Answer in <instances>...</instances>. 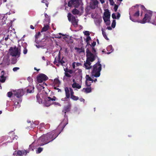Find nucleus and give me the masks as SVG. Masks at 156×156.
I'll return each instance as SVG.
<instances>
[{
  "label": "nucleus",
  "instance_id": "35",
  "mask_svg": "<svg viewBox=\"0 0 156 156\" xmlns=\"http://www.w3.org/2000/svg\"><path fill=\"white\" fill-rule=\"evenodd\" d=\"M43 148L39 147L38 148L37 150L36 151V153H40L43 150Z\"/></svg>",
  "mask_w": 156,
  "mask_h": 156
},
{
  "label": "nucleus",
  "instance_id": "27",
  "mask_svg": "<svg viewBox=\"0 0 156 156\" xmlns=\"http://www.w3.org/2000/svg\"><path fill=\"white\" fill-rule=\"evenodd\" d=\"M101 30L102 31V34L103 35L104 37L107 40H108V38L106 35V33L105 32L104 30L102 28L101 29Z\"/></svg>",
  "mask_w": 156,
  "mask_h": 156
},
{
  "label": "nucleus",
  "instance_id": "58",
  "mask_svg": "<svg viewBox=\"0 0 156 156\" xmlns=\"http://www.w3.org/2000/svg\"><path fill=\"white\" fill-rule=\"evenodd\" d=\"M141 8L144 11L146 10V9L144 5H141Z\"/></svg>",
  "mask_w": 156,
  "mask_h": 156
},
{
  "label": "nucleus",
  "instance_id": "60",
  "mask_svg": "<svg viewBox=\"0 0 156 156\" xmlns=\"http://www.w3.org/2000/svg\"><path fill=\"white\" fill-rule=\"evenodd\" d=\"M106 25H109L110 24V20L106 22H105Z\"/></svg>",
  "mask_w": 156,
  "mask_h": 156
},
{
  "label": "nucleus",
  "instance_id": "4",
  "mask_svg": "<svg viewBox=\"0 0 156 156\" xmlns=\"http://www.w3.org/2000/svg\"><path fill=\"white\" fill-rule=\"evenodd\" d=\"M153 12L150 10H147L142 20L140 21V22L142 24H144L146 23H149L151 20Z\"/></svg>",
  "mask_w": 156,
  "mask_h": 156
},
{
  "label": "nucleus",
  "instance_id": "38",
  "mask_svg": "<svg viewBox=\"0 0 156 156\" xmlns=\"http://www.w3.org/2000/svg\"><path fill=\"white\" fill-rule=\"evenodd\" d=\"M134 16H135L138 17L139 15V11L138 10L135 12V13L133 15Z\"/></svg>",
  "mask_w": 156,
  "mask_h": 156
},
{
  "label": "nucleus",
  "instance_id": "18",
  "mask_svg": "<svg viewBox=\"0 0 156 156\" xmlns=\"http://www.w3.org/2000/svg\"><path fill=\"white\" fill-rule=\"evenodd\" d=\"M66 96L67 98H69L70 97L69 88L68 87H66L65 88Z\"/></svg>",
  "mask_w": 156,
  "mask_h": 156
},
{
  "label": "nucleus",
  "instance_id": "1",
  "mask_svg": "<svg viewBox=\"0 0 156 156\" xmlns=\"http://www.w3.org/2000/svg\"><path fill=\"white\" fill-rule=\"evenodd\" d=\"M67 124V119H64L56 130L44 134L40 137L37 141L38 145L43 146L52 141L58 136Z\"/></svg>",
  "mask_w": 156,
  "mask_h": 156
},
{
  "label": "nucleus",
  "instance_id": "53",
  "mask_svg": "<svg viewBox=\"0 0 156 156\" xmlns=\"http://www.w3.org/2000/svg\"><path fill=\"white\" fill-rule=\"evenodd\" d=\"M109 1L111 5H113L114 4V2L113 0H109Z\"/></svg>",
  "mask_w": 156,
  "mask_h": 156
},
{
  "label": "nucleus",
  "instance_id": "46",
  "mask_svg": "<svg viewBox=\"0 0 156 156\" xmlns=\"http://www.w3.org/2000/svg\"><path fill=\"white\" fill-rule=\"evenodd\" d=\"M118 8V6L116 4H115L114 7V9L115 12L117 11Z\"/></svg>",
  "mask_w": 156,
  "mask_h": 156
},
{
  "label": "nucleus",
  "instance_id": "3",
  "mask_svg": "<svg viewBox=\"0 0 156 156\" xmlns=\"http://www.w3.org/2000/svg\"><path fill=\"white\" fill-rule=\"evenodd\" d=\"M19 46L20 48V46ZM9 52L10 55L12 57H16L18 58L20 57V50H19L18 48H17L16 46L14 48L12 47H10L9 49Z\"/></svg>",
  "mask_w": 156,
  "mask_h": 156
},
{
  "label": "nucleus",
  "instance_id": "22",
  "mask_svg": "<svg viewBox=\"0 0 156 156\" xmlns=\"http://www.w3.org/2000/svg\"><path fill=\"white\" fill-rule=\"evenodd\" d=\"M74 49L77 52L80 53L84 52V49H83L82 47L81 48L75 47Z\"/></svg>",
  "mask_w": 156,
  "mask_h": 156
},
{
  "label": "nucleus",
  "instance_id": "55",
  "mask_svg": "<svg viewBox=\"0 0 156 156\" xmlns=\"http://www.w3.org/2000/svg\"><path fill=\"white\" fill-rule=\"evenodd\" d=\"M58 34L59 35H62V36L64 37H63V38L65 39L67 38L66 37V35L64 34H62L61 33H59Z\"/></svg>",
  "mask_w": 156,
  "mask_h": 156
},
{
  "label": "nucleus",
  "instance_id": "7",
  "mask_svg": "<svg viewBox=\"0 0 156 156\" xmlns=\"http://www.w3.org/2000/svg\"><path fill=\"white\" fill-rule=\"evenodd\" d=\"M10 60L9 56L8 55H5L2 59V62L1 63V65L3 67L8 66L10 64Z\"/></svg>",
  "mask_w": 156,
  "mask_h": 156
},
{
  "label": "nucleus",
  "instance_id": "9",
  "mask_svg": "<svg viewBox=\"0 0 156 156\" xmlns=\"http://www.w3.org/2000/svg\"><path fill=\"white\" fill-rule=\"evenodd\" d=\"M80 5L78 0H70L68 3V6L71 7L73 5L75 8L78 7Z\"/></svg>",
  "mask_w": 156,
  "mask_h": 156
},
{
  "label": "nucleus",
  "instance_id": "63",
  "mask_svg": "<svg viewBox=\"0 0 156 156\" xmlns=\"http://www.w3.org/2000/svg\"><path fill=\"white\" fill-rule=\"evenodd\" d=\"M80 100L81 102H84L85 100L83 98H80Z\"/></svg>",
  "mask_w": 156,
  "mask_h": 156
},
{
  "label": "nucleus",
  "instance_id": "48",
  "mask_svg": "<svg viewBox=\"0 0 156 156\" xmlns=\"http://www.w3.org/2000/svg\"><path fill=\"white\" fill-rule=\"evenodd\" d=\"M27 80L30 82H31L33 81V79L30 76L28 77Z\"/></svg>",
  "mask_w": 156,
  "mask_h": 156
},
{
  "label": "nucleus",
  "instance_id": "43",
  "mask_svg": "<svg viewBox=\"0 0 156 156\" xmlns=\"http://www.w3.org/2000/svg\"><path fill=\"white\" fill-rule=\"evenodd\" d=\"M103 18L105 22H106L110 20L109 19H108L106 17H104L103 16Z\"/></svg>",
  "mask_w": 156,
  "mask_h": 156
},
{
  "label": "nucleus",
  "instance_id": "36",
  "mask_svg": "<svg viewBox=\"0 0 156 156\" xmlns=\"http://www.w3.org/2000/svg\"><path fill=\"white\" fill-rule=\"evenodd\" d=\"M54 82L56 84H59L60 82L59 80L57 78H56L54 80Z\"/></svg>",
  "mask_w": 156,
  "mask_h": 156
},
{
  "label": "nucleus",
  "instance_id": "28",
  "mask_svg": "<svg viewBox=\"0 0 156 156\" xmlns=\"http://www.w3.org/2000/svg\"><path fill=\"white\" fill-rule=\"evenodd\" d=\"M90 40H91V38L89 36H87V37L86 40V42L87 43V45L91 46V44H90L89 42V41Z\"/></svg>",
  "mask_w": 156,
  "mask_h": 156
},
{
  "label": "nucleus",
  "instance_id": "64",
  "mask_svg": "<svg viewBox=\"0 0 156 156\" xmlns=\"http://www.w3.org/2000/svg\"><path fill=\"white\" fill-rule=\"evenodd\" d=\"M76 65L77 66H80L81 65V64L80 63L77 62L76 63Z\"/></svg>",
  "mask_w": 156,
  "mask_h": 156
},
{
  "label": "nucleus",
  "instance_id": "19",
  "mask_svg": "<svg viewBox=\"0 0 156 156\" xmlns=\"http://www.w3.org/2000/svg\"><path fill=\"white\" fill-rule=\"evenodd\" d=\"M22 45L24 48L23 53L25 55L27 52V50L26 48V47L27 45V43L24 42L23 43Z\"/></svg>",
  "mask_w": 156,
  "mask_h": 156
},
{
  "label": "nucleus",
  "instance_id": "50",
  "mask_svg": "<svg viewBox=\"0 0 156 156\" xmlns=\"http://www.w3.org/2000/svg\"><path fill=\"white\" fill-rule=\"evenodd\" d=\"M112 17L113 19H116V16L114 13L112 14Z\"/></svg>",
  "mask_w": 156,
  "mask_h": 156
},
{
  "label": "nucleus",
  "instance_id": "12",
  "mask_svg": "<svg viewBox=\"0 0 156 156\" xmlns=\"http://www.w3.org/2000/svg\"><path fill=\"white\" fill-rule=\"evenodd\" d=\"M56 98L55 96H53L52 98H51L49 97H48L47 98V99H46L45 101L44 104L46 106L48 107L49 106L51 105V101H55L56 100Z\"/></svg>",
  "mask_w": 156,
  "mask_h": 156
},
{
  "label": "nucleus",
  "instance_id": "21",
  "mask_svg": "<svg viewBox=\"0 0 156 156\" xmlns=\"http://www.w3.org/2000/svg\"><path fill=\"white\" fill-rule=\"evenodd\" d=\"M72 87L73 88H76L77 89H80L81 87L80 85L76 83H74L72 84Z\"/></svg>",
  "mask_w": 156,
  "mask_h": 156
},
{
  "label": "nucleus",
  "instance_id": "26",
  "mask_svg": "<svg viewBox=\"0 0 156 156\" xmlns=\"http://www.w3.org/2000/svg\"><path fill=\"white\" fill-rule=\"evenodd\" d=\"M72 12L74 15H78L79 13V11L77 9L75 8L72 10Z\"/></svg>",
  "mask_w": 156,
  "mask_h": 156
},
{
  "label": "nucleus",
  "instance_id": "42",
  "mask_svg": "<svg viewBox=\"0 0 156 156\" xmlns=\"http://www.w3.org/2000/svg\"><path fill=\"white\" fill-rule=\"evenodd\" d=\"M83 33L85 35L87 36H89L90 34L89 32L88 31H85V32H83Z\"/></svg>",
  "mask_w": 156,
  "mask_h": 156
},
{
  "label": "nucleus",
  "instance_id": "25",
  "mask_svg": "<svg viewBox=\"0 0 156 156\" xmlns=\"http://www.w3.org/2000/svg\"><path fill=\"white\" fill-rule=\"evenodd\" d=\"M48 28L49 26L48 25L44 26V27L41 29V32H42L46 31L48 30Z\"/></svg>",
  "mask_w": 156,
  "mask_h": 156
},
{
  "label": "nucleus",
  "instance_id": "34",
  "mask_svg": "<svg viewBox=\"0 0 156 156\" xmlns=\"http://www.w3.org/2000/svg\"><path fill=\"white\" fill-rule=\"evenodd\" d=\"M41 2L43 3H44L47 7H48L49 3L48 2V0H42Z\"/></svg>",
  "mask_w": 156,
  "mask_h": 156
},
{
  "label": "nucleus",
  "instance_id": "39",
  "mask_svg": "<svg viewBox=\"0 0 156 156\" xmlns=\"http://www.w3.org/2000/svg\"><path fill=\"white\" fill-rule=\"evenodd\" d=\"M13 94L12 92H9L7 93V96L9 98L12 97Z\"/></svg>",
  "mask_w": 156,
  "mask_h": 156
},
{
  "label": "nucleus",
  "instance_id": "45",
  "mask_svg": "<svg viewBox=\"0 0 156 156\" xmlns=\"http://www.w3.org/2000/svg\"><path fill=\"white\" fill-rule=\"evenodd\" d=\"M20 69V68L18 67H16L13 68L12 70L14 72H16L17 70H18Z\"/></svg>",
  "mask_w": 156,
  "mask_h": 156
},
{
  "label": "nucleus",
  "instance_id": "56",
  "mask_svg": "<svg viewBox=\"0 0 156 156\" xmlns=\"http://www.w3.org/2000/svg\"><path fill=\"white\" fill-rule=\"evenodd\" d=\"M55 37L56 38L60 39V38H61V36H60V35H59V34H57L56 35V37Z\"/></svg>",
  "mask_w": 156,
  "mask_h": 156
},
{
  "label": "nucleus",
  "instance_id": "17",
  "mask_svg": "<svg viewBox=\"0 0 156 156\" xmlns=\"http://www.w3.org/2000/svg\"><path fill=\"white\" fill-rule=\"evenodd\" d=\"M34 86H29L27 89V93H31L34 92Z\"/></svg>",
  "mask_w": 156,
  "mask_h": 156
},
{
  "label": "nucleus",
  "instance_id": "40",
  "mask_svg": "<svg viewBox=\"0 0 156 156\" xmlns=\"http://www.w3.org/2000/svg\"><path fill=\"white\" fill-rule=\"evenodd\" d=\"M65 76L68 78L71 77V75L68 72L65 73Z\"/></svg>",
  "mask_w": 156,
  "mask_h": 156
},
{
  "label": "nucleus",
  "instance_id": "61",
  "mask_svg": "<svg viewBox=\"0 0 156 156\" xmlns=\"http://www.w3.org/2000/svg\"><path fill=\"white\" fill-rule=\"evenodd\" d=\"M54 89H55V90H58V92H59V91H61V90L60 89H59L58 88H57L56 87H54Z\"/></svg>",
  "mask_w": 156,
  "mask_h": 156
},
{
  "label": "nucleus",
  "instance_id": "10",
  "mask_svg": "<svg viewBox=\"0 0 156 156\" xmlns=\"http://www.w3.org/2000/svg\"><path fill=\"white\" fill-rule=\"evenodd\" d=\"M71 105L69 101L68 105L66 106H65L62 111V113H64V117L65 118L64 119H67L68 121L67 116L66 115V113L67 112L70 111L71 108Z\"/></svg>",
  "mask_w": 156,
  "mask_h": 156
},
{
  "label": "nucleus",
  "instance_id": "32",
  "mask_svg": "<svg viewBox=\"0 0 156 156\" xmlns=\"http://www.w3.org/2000/svg\"><path fill=\"white\" fill-rule=\"evenodd\" d=\"M41 35V33L40 32H38L35 35V41H37V39L39 38V36Z\"/></svg>",
  "mask_w": 156,
  "mask_h": 156
},
{
  "label": "nucleus",
  "instance_id": "33",
  "mask_svg": "<svg viewBox=\"0 0 156 156\" xmlns=\"http://www.w3.org/2000/svg\"><path fill=\"white\" fill-rule=\"evenodd\" d=\"M36 98L37 99V101L40 103L42 101V100L41 99L40 95L39 94H37L36 96Z\"/></svg>",
  "mask_w": 156,
  "mask_h": 156
},
{
  "label": "nucleus",
  "instance_id": "49",
  "mask_svg": "<svg viewBox=\"0 0 156 156\" xmlns=\"http://www.w3.org/2000/svg\"><path fill=\"white\" fill-rule=\"evenodd\" d=\"M67 72L69 73L70 74H72L73 73V70L69 69Z\"/></svg>",
  "mask_w": 156,
  "mask_h": 156
},
{
  "label": "nucleus",
  "instance_id": "16",
  "mask_svg": "<svg viewBox=\"0 0 156 156\" xmlns=\"http://www.w3.org/2000/svg\"><path fill=\"white\" fill-rule=\"evenodd\" d=\"M15 153H17V155L19 156H23L24 155H26L27 152L25 150L20 151L18 150V151H15Z\"/></svg>",
  "mask_w": 156,
  "mask_h": 156
},
{
  "label": "nucleus",
  "instance_id": "30",
  "mask_svg": "<svg viewBox=\"0 0 156 156\" xmlns=\"http://www.w3.org/2000/svg\"><path fill=\"white\" fill-rule=\"evenodd\" d=\"M0 77V81L2 83L4 82L6 80V77L3 76H1Z\"/></svg>",
  "mask_w": 156,
  "mask_h": 156
},
{
  "label": "nucleus",
  "instance_id": "44",
  "mask_svg": "<svg viewBox=\"0 0 156 156\" xmlns=\"http://www.w3.org/2000/svg\"><path fill=\"white\" fill-rule=\"evenodd\" d=\"M60 53H59L58 55V57H57L56 58V60H57V61H58V62H59L60 61Z\"/></svg>",
  "mask_w": 156,
  "mask_h": 156
},
{
  "label": "nucleus",
  "instance_id": "59",
  "mask_svg": "<svg viewBox=\"0 0 156 156\" xmlns=\"http://www.w3.org/2000/svg\"><path fill=\"white\" fill-rule=\"evenodd\" d=\"M75 63H76L75 62H73L72 63V67H73V68L74 69H75Z\"/></svg>",
  "mask_w": 156,
  "mask_h": 156
},
{
  "label": "nucleus",
  "instance_id": "24",
  "mask_svg": "<svg viewBox=\"0 0 156 156\" xmlns=\"http://www.w3.org/2000/svg\"><path fill=\"white\" fill-rule=\"evenodd\" d=\"M86 82H87V81H91L92 83H93L94 81V80L89 76V75H87L86 76Z\"/></svg>",
  "mask_w": 156,
  "mask_h": 156
},
{
  "label": "nucleus",
  "instance_id": "15",
  "mask_svg": "<svg viewBox=\"0 0 156 156\" xmlns=\"http://www.w3.org/2000/svg\"><path fill=\"white\" fill-rule=\"evenodd\" d=\"M91 62L86 60V62L84 63V66L87 69H90L92 68L91 66Z\"/></svg>",
  "mask_w": 156,
  "mask_h": 156
},
{
  "label": "nucleus",
  "instance_id": "29",
  "mask_svg": "<svg viewBox=\"0 0 156 156\" xmlns=\"http://www.w3.org/2000/svg\"><path fill=\"white\" fill-rule=\"evenodd\" d=\"M70 98L74 101H77L79 99V98L77 96H75L74 95H71L70 96Z\"/></svg>",
  "mask_w": 156,
  "mask_h": 156
},
{
  "label": "nucleus",
  "instance_id": "57",
  "mask_svg": "<svg viewBox=\"0 0 156 156\" xmlns=\"http://www.w3.org/2000/svg\"><path fill=\"white\" fill-rule=\"evenodd\" d=\"M5 73V72L4 71H2L1 73V76H4V75Z\"/></svg>",
  "mask_w": 156,
  "mask_h": 156
},
{
  "label": "nucleus",
  "instance_id": "23",
  "mask_svg": "<svg viewBox=\"0 0 156 156\" xmlns=\"http://www.w3.org/2000/svg\"><path fill=\"white\" fill-rule=\"evenodd\" d=\"M22 99L21 98H20L19 101H17V100H16L14 102V106L16 107H18V105L20 104L22 101Z\"/></svg>",
  "mask_w": 156,
  "mask_h": 156
},
{
  "label": "nucleus",
  "instance_id": "51",
  "mask_svg": "<svg viewBox=\"0 0 156 156\" xmlns=\"http://www.w3.org/2000/svg\"><path fill=\"white\" fill-rule=\"evenodd\" d=\"M69 98H67L66 97H66L64 98H62L61 99V100L63 101H67V99H69Z\"/></svg>",
  "mask_w": 156,
  "mask_h": 156
},
{
  "label": "nucleus",
  "instance_id": "41",
  "mask_svg": "<svg viewBox=\"0 0 156 156\" xmlns=\"http://www.w3.org/2000/svg\"><path fill=\"white\" fill-rule=\"evenodd\" d=\"M70 92V96L72 95H74V92L73 91V90L71 88H69Z\"/></svg>",
  "mask_w": 156,
  "mask_h": 156
},
{
  "label": "nucleus",
  "instance_id": "14",
  "mask_svg": "<svg viewBox=\"0 0 156 156\" xmlns=\"http://www.w3.org/2000/svg\"><path fill=\"white\" fill-rule=\"evenodd\" d=\"M98 3V2L97 0H93L90 2L89 7L92 9H94L96 8Z\"/></svg>",
  "mask_w": 156,
  "mask_h": 156
},
{
  "label": "nucleus",
  "instance_id": "62",
  "mask_svg": "<svg viewBox=\"0 0 156 156\" xmlns=\"http://www.w3.org/2000/svg\"><path fill=\"white\" fill-rule=\"evenodd\" d=\"M120 14L119 13H118L117 14V19H119V18L120 17Z\"/></svg>",
  "mask_w": 156,
  "mask_h": 156
},
{
  "label": "nucleus",
  "instance_id": "2",
  "mask_svg": "<svg viewBox=\"0 0 156 156\" xmlns=\"http://www.w3.org/2000/svg\"><path fill=\"white\" fill-rule=\"evenodd\" d=\"M101 66L99 61L93 66L92 73L95 77H98L100 76L102 69Z\"/></svg>",
  "mask_w": 156,
  "mask_h": 156
},
{
  "label": "nucleus",
  "instance_id": "20",
  "mask_svg": "<svg viewBox=\"0 0 156 156\" xmlns=\"http://www.w3.org/2000/svg\"><path fill=\"white\" fill-rule=\"evenodd\" d=\"M104 17H106L108 19H110V13L108 10L107 11L105 12L104 13Z\"/></svg>",
  "mask_w": 156,
  "mask_h": 156
},
{
  "label": "nucleus",
  "instance_id": "5",
  "mask_svg": "<svg viewBox=\"0 0 156 156\" xmlns=\"http://www.w3.org/2000/svg\"><path fill=\"white\" fill-rule=\"evenodd\" d=\"M68 20L69 21H71L72 24L74 27H76L78 26L79 20L76 19L74 16H72L70 13H69L67 16Z\"/></svg>",
  "mask_w": 156,
  "mask_h": 156
},
{
  "label": "nucleus",
  "instance_id": "13",
  "mask_svg": "<svg viewBox=\"0 0 156 156\" xmlns=\"http://www.w3.org/2000/svg\"><path fill=\"white\" fill-rule=\"evenodd\" d=\"M85 83L87 87L83 88L82 91L86 93H89L91 92L92 88L90 86L91 85L90 83H88V82H86Z\"/></svg>",
  "mask_w": 156,
  "mask_h": 156
},
{
  "label": "nucleus",
  "instance_id": "6",
  "mask_svg": "<svg viewBox=\"0 0 156 156\" xmlns=\"http://www.w3.org/2000/svg\"><path fill=\"white\" fill-rule=\"evenodd\" d=\"M86 53L87 57L86 60L91 62H93L95 60V55L91 53L88 48L86 49Z\"/></svg>",
  "mask_w": 156,
  "mask_h": 156
},
{
  "label": "nucleus",
  "instance_id": "47",
  "mask_svg": "<svg viewBox=\"0 0 156 156\" xmlns=\"http://www.w3.org/2000/svg\"><path fill=\"white\" fill-rule=\"evenodd\" d=\"M96 44V42L95 41H94L93 42L91 43V46H90L91 47H94L95 46Z\"/></svg>",
  "mask_w": 156,
  "mask_h": 156
},
{
  "label": "nucleus",
  "instance_id": "54",
  "mask_svg": "<svg viewBox=\"0 0 156 156\" xmlns=\"http://www.w3.org/2000/svg\"><path fill=\"white\" fill-rule=\"evenodd\" d=\"M59 63H60L61 65L63 66V64L64 63H65V62L63 60L62 58L60 60V61L59 62Z\"/></svg>",
  "mask_w": 156,
  "mask_h": 156
},
{
  "label": "nucleus",
  "instance_id": "8",
  "mask_svg": "<svg viewBox=\"0 0 156 156\" xmlns=\"http://www.w3.org/2000/svg\"><path fill=\"white\" fill-rule=\"evenodd\" d=\"M38 83H41L43 81H45L48 79V77L44 74L41 73L39 74L37 77Z\"/></svg>",
  "mask_w": 156,
  "mask_h": 156
},
{
  "label": "nucleus",
  "instance_id": "31",
  "mask_svg": "<svg viewBox=\"0 0 156 156\" xmlns=\"http://www.w3.org/2000/svg\"><path fill=\"white\" fill-rule=\"evenodd\" d=\"M17 62V59L15 58H13L11 60V64H15Z\"/></svg>",
  "mask_w": 156,
  "mask_h": 156
},
{
  "label": "nucleus",
  "instance_id": "52",
  "mask_svg": "<svg viewBox=\"0 0 156 156\" xmlns=\"http://www.w3.org/2000/svg\"><path fill=\"white\" fill-rule=\"evenodd\" d=\"M92 52L94 54L96 52V50L94 47H92Z\"/></svg>",
  "mask_w": 156,
  "mask_h": 156
},
{
  "label": "nucleus",
  "instance_id": "37",
  "mask_svg": "<svg viewBox=\"0 0 156 156\" xmlns=\"http://www.w3.org/2000/svg\"><path fill=\"white\" fill-rule=\"evenodd\" d=\"M116 25V22L115 20H113L112 22V27L114 28L115 26Z\"/></svg>",
  "mask_w": 156,
  "mask_h": 156
},
{
  "label": "nucleus",
  "instance_id": "11",
  "mask_svg": "<svg viewBox=\"0 0 156 156\" xmlns=\"http://www.w3.org/2000/svg\"><path fill=\"white\" fill-rule=\"evenodd\" d=\"M24 94V93L23 90L19 89L15 91L14 93V96L19 99L21 98L23 96Z\"/></svg>",
  "mask_w": 156,
  "mask_h": 156
}]
</instances>
